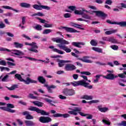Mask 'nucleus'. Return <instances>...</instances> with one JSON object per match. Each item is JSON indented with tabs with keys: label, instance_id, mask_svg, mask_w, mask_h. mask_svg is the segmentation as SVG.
<instances>
[{
	"label": "nucleus",
	"instance_id": "54",
	"mask_svg": "<svg viewBox=\"0 0 126 126\" xmlns=\"http://www.w3.org/2000/svg\"><path fill=\"white\" fill-rule=\"evenodd\" d=\"M26 59H28V60H29L30 61H32L33 62H36V61H38L36 59L32 58L29 57H25Z\"/></svg>",
	"mask_w": 126,
	"mask_h": 126
},
{
	"label": "nucleus",
	"instance_id": "10",
	"mask_svg": "<svg viewBox=\"0 0 126 126\" xmlns=\"http://www.w3.org/2000/svg\"><path fill=\"white\" fill-rule=\"evenodd\" d=\"M75 69H76V66L71 63L66 64L65 66V70L66 71H72Z\"/></svg>",
	"mask_w": 126,
	"mask_h": 126
},
{
	"label": "nucleus",
	"instance_id": "45",
	"mask_svg": "<svg viewBox=\"0 0 126 126\" xmlns=\"http://www.w3.org/2000/svg\"><path fill=\"white\" fill-rule=\"evenodd\" d=\"M35 18H36V19H37L38 20H39L40 23H43V24H45V23H46L45 22H47L46 21V20L41 19V18H39V17H36Z\"/></svg>",
	"mask_w": 126,
	"mask_h": 126
},
{
	"label": "nucleus",
	"instance_id": "6",
	"mask_svg": "<svg viewBox=\"0 0 126 126\" xmlns=\"http://www.w3.org/2000/svg\"><path fill=\"white\" fill-rule=\"evenodd\" d=\"M62 93L65 96H73L75 94V92L72 89L65 88L63 89Z\"/></svg>",
	"mask_w": 126,
	"mask_h": 126
},
{
	"label": "nucleus",
	"instance_id": "1",
	"mask_svg": "<svg viewBox=\"0 0 126 126\" xmlns=\"http://www.w3.org/2000/svg\"><path fill=\"white\" fill-rule=\"evenodd\" d=\"M53 42H56V43H59L57 44V46L60 48V49H62L66 53H71V49L68 48L65 45H69V42L65 40V39H63V38L59 37H54L51 39Z\"/></svg>",
	"mask_w": 126,
	"mask_h": 126
},
{
	"label": "nucleus",
	"instance_id": "53",
	"mask_svg": "<svg viewBox=\"0 0 126 126\" xmlns=\"http://www.w3.org/2000/svg\"><path fill=\"white\" fill-rule=\"evenodd\" d=\"M99 100L95 99V100H92L90 101H88V103H89V104H92L94 103H99Z\"/></svg>",
	"mask_w": 126,
	"mask_h": 126
},
{
	"label": "nucleus",
	"instance_id": "44",
	"mask_svg": "<svg viewBox=\"0 0 126 126\" xmlns=\"http://www.w3.org/2000/svg\"><path fill=\"white\" fill-rule=\"evenodd\" d=\"M0 71H3L4 70H6L7 71H9L10 70L9 68L7 67H3V66H0Z\"/></svg>",
	"mask_w": 126,
	"mask_h": 126
},
{
	"label": "nucleus",
	"instance_id": "61",
	"mask_svg": "<svg viewBox=\"0 0 126 126\" xmlns=\"http://www.w3.org/2000/svg\"><path fill=\"white\" fill-rule=\"evenodd\" d=\"M0 65H6V62L4 60H2L0 61Z\"/></svg>",
	"mask_w": 126,
	"mask_h": 126
},
{
	"label": "nucleus",
	"instance_id": "62",
	"mask_svg": "<svg viewBox=\"0 0 126 126\" xmlns=\"http://www.w3.org/2000/svg\"><path fill=\"white\" fill-rule=\"evenodd\" d=\"M7 112H8V113H15V110L12 109L11 108H7Z\"/></svg>",
	"mask_w": 126,
	"mask_h": 126
},
{
	"label": "nucleus",
	"instance_id": "27",
	"mask_svg": "<svg viewBox=\"0 0 126 126\" xmlns=\"http://www.w3.org/2000/svg\"><path fill=\"white\" fill-rule=\"evenodd\" d=\"M20 6L21 7H24L25 8H30L31 7V4L26 2L21 3Z\"/></svg>",
	"mask_w": 126,
	"mask_h": 126
},
{
	"label": "nucleus",
	"instance_id": "49",
	"mask_svg": "<svg viewBox=\"0 0 126 126\" xmlns=\"http://www.w3.org/2000/svg\"><path fill=\"white\" fill-rule=\"evenodd\" d=\"M120 4L121 5V6L118 7V8H119V9H123V8H126V4L124 3H121Z\"/></svg>",
	"mask_w": 126,
	"mask_h": 126
},
{
	"label": "nucleus",
	"instance_id": "23",
	"mask_svg": "<svg viewBox=\"0 0 126 126\" xmlns=\"http://www.w3.org/2000/svg\"><path fill=\"white\" fill-rule=\"evenodd\" d=\"M37 80L40 83L42 84H45L46 83V79L43 76H39L37 78Z\"/></svg>",
	"mask_w": 126,
	"mask_h": 126
},
{
	"label": "nucleus",
	"instance_id": "33",
	"mask_svg": "<svg viewBox=\"0 0 126 126\" xmlns=\"http://www.w3.org/2000/svg\"><path fill=\"white\" fill-rule=\"evenodd\" d=\"M31 16H32V17H33V16H41V17H43V16H45V15L41 12H38L37 13L33 14L31 15Z\"/></svg>",
	"mask_w": 126,
	"mask_h": 126
},
{
	"label": "nucleus",
	"instance_id": "2",
	"mask_svg": "<svg viewBox=\"0 0 126 126\" xmlns=\"http://www.w3.org/2000/svg\"><path fill=\"white\" fill-rule=\"evenodd\" d=\"M89 83L86 82L84 80H82L78 81H74L71 82V85L73 86H83L85 88H88V89H92L93 88V86L89 85Z\"/></svg>",
	"mask_w": 126,
	"mask_h": 126
},
{
	"label": "nucleus",
	"instance_id": "26",
	"mask_svg": "<svg viewBox=\"0 0 126 126\" xmlns=\"http://www.w3.org/2000/svg\"><path fill=\"white\" fill-rule=\"evenodd\" d=\"M107 23H109V24L112 25H120L121 27H122V22H111L110 20H106Z\"/></svg>",
	"mask_w": 126,
	"mask_h": 126
},
{
	"label": "nucleus",
	"instance_id": "38",
	"mask_svg": "<svg viewBox=\"0 0 126 126\" xmlns=\"http://www.w3.org/2000/svg\"><path fill=\"white\" fill-rule=\"evenodd\" d=\"M111 43H112V44H118V40L114 37H109V41Z\"/></svg>",
	"mask_w": 126,
	"mask_h": 126
},
{
	"label": "nucleus",
	"instance_id": "36",
	"mask_svg": "<svg viewBox=\"0 0 126 126\" xmlns=\"http://www.w3.org/2000/svg\"><path fill=\"white\" fill-rule=\"evenodd\" d=\"M9 78V75L8 74L5 75L2 79L1 81L2 82H8V78Z\"/></svg>",
	"mask_w": 126,
	"mask_h": 126
},
{
	"label": "nucleus",
	"instance_id": "55",
	"mask_svg": "<svg viewBox=\"0 0 126 126\" xmlns=\"http://www.w3.org/2000/svg\"><path fill=\"white\" fill-rule=\"evenodd\" d=\"M118 126H126V121H123L121 123H119Z\"/></svg>",
	"mask_w": 126,
	"mask_h": 126
},
{
	"label": "nucleus",
	"instance_id": "17",
	"mask_svg": "<svg viewBox=\"0 0 126 126\" xmlns=\"http://www.w3.org/2000/svg\"><path fill=\"white\" fill-rule=\"evenodd\" d=\"M12 54L15 55V56H24V53L19 50H12Z\"/></svg>",
	"mask_w": 126,
	"mask_h": 126
},
{
	"label": "nucleus",
	"instance_id": "40",
	"mask_svg": "<svg viewBox=\"0 0 126 126\" xmlns=\"http://www.w3.org/2000/svg\"><path fill=\"white\" fill-rule=\"evenodd\" d=\"M117 32L116 30H113L112 31H108L105 32V34L106 35H111V34H113V33H116Z\"/></svg>",
	"mask_w": 126,
	"mask_h": 126
},
{
	"label": "nucleus",
	"instance_id": "60",
	"mask_svg": "<svg viewBox=\"0 0 126 126\" xmlns=\"http://www.w3.org/2000/svg\"><path fill=\"white\" fill-rule=\"evenodd\" d=\"M59 98L61 100H65L66 99V96L60 94L59 95Z\"/></svg>",
	"mask_w": 126,
	"mask_h": 126
},
{
	"label": "nucleus",
	"instance_id": "11",
	"mask_svg": "<svg viewBox=\"0 0 126 126\" xmlns=\"http://www.w3.org/2000/svg\"><path fill=\"white\" fill-rule=\"evenodd\" d=\"M94 13H95L96 16L102 17V19L106 18L108 16V14L102 12V11H93Z\"/></svg>",
	"mask_w": 126,
	"mask_h": 126
},
{
	"label": "nucleus",
	"instance_id": "8",
	"mask_svg": "<svg viewBox=\"0 0 126 126\" xmlns=\"http://www.w3.org/2000/svg\"><path fill=\"white\" fill-rule=\"evenodd\" d=\"M39 121L42 124H48L52 122V118L49 117L41 116L39 117Z\"/></svg>",
	"mask_w": 126,
	"mask_h": 126
},
{
	"label": "nucleus",
	"instance_id": "4",
	"mask_svg": "<svg viewBox=\"0 0 126 126\" xmlns=\"http://www.w3.org/2000/svg\"><path fill=\"white\" fill-rule=\"evenodd\" d=\"M14 78L16 79H18V80L21 81L22 82H24L25 84H27V85L30 84V83L37 84V81L35 80H32L29 77H27L26 80H25L23 78H22V76H21V75L19 74H15Z\"/></svg>",
	"mask_w": 126,
	"mask_h": 126
},
{
	"label": "nucleus",
	"instance_id": "24",
	"mask_svg": "<svg viewBox=\"0 0 126 126\" xmlns=\"http://www.w3.org/2000/svg\"><path fill=\"white\" fill-rule=\"evenodd\" d=\"M98 110L101 113H106L108 111V108L107 107H102V106L98 105L97 106Z\"/></svg>",
	"mask_w": 126,
	"mask_h": 126
},
{
	"label": "nucleus",
	"instance_id": "16",
	"mask_svg": "<svg viewBox=\"0 0 126 126\" xmlns=\"http://www.w3.org/2000/svg\"><path fill=\"white\" fill-rule=\"evenodd\" d=\"M72 46H73L74 47H76L77 48H82V46L85 45V43L82 42H72L71 43Z\"/></svg>",
	"mask_w": 126,
	"mask_h": 126
},
{
	"label": "nucleus",
	"instance_id": "51",
	"mask_svg": "<svg viewBox=\"0 0 126 126\" xmlns=\"http://www.w3.org/2000/svg\"><path fill=\"white\" fill-rule=\"evenodd\" d=\"M110 48H111V49L114 51H117V50L119 49V46L115 45L111 46Z\"/></svg>",
	"mask_w": 126,
	"mask_h": 126
},
{
	"label": "nucleus",
	"instance_id": "31",
	"mask_svg": "<svg viewBox=\"0 0 126 126\" xmlns=\"http://www.w3.org/2000/svg\"><path fill=\"white\" fill-rule=\"evenodd\" d=\"M92 50L94 51L95 52H97V53H103V49L99 48V47H92Z\"/></svg>",
	"mask_w": 126,
	"mask_h": 126
},
{
	"label": "nucleus",
	"instance_id": "58",
	"mask_svg": "<svg viewBox=\"0 0 126 126\" xmlns=\"http://www.w3.org/2000/svg\"><path fill=\"white\" fill-rule=\"evenodd\" d=\"M0 51L1 52H10V50L9 49L4 48H0Z\"/></svg>",
	"mask_w": 126,
	"mask_h": 126
},
{
	"label": "nucleus",
	"instance_id": "59",
	"mask_svg": "<svg viewBox=\"0 0 126 126\" xmlns=\"http://www.w3.org/2000/svg\"><path fill=\"white\" fill-rule=\"evenodd\" d=\"M69 9L72 10V11H74L75 9H76V7L75 6H70L68 7Z\"/></svg>",
	"mask_w": 126,
	"mask_h": 126
},
{
	"label": "nucleus",
	"instance_id": "25",
	"mask_svg": "<svg viewBox=\"0 0 126 126\" xmlns=\"http://www.w3.org/2000/svg\"><path fill=\"white\" fill-rule=\"evenodd\" d=\"M25 124L27 126H35V123L31 120H25Z\"/></svg>",
	"mask_w": 126,
	"mask_h": 126
},
{
	"label": "nucleus",
	"instance_id": "34",
	"mask_svg": "<svg viewBox=\"0 0 126 126\" xmlns=\"http://www.w3.org/2000/svg\"><path fill=\"white\" fill-rule=\"evenodd\" d=\"M82 99H85V100H92L93 96H92V95H84L82 96Z\"/></svg>",
	"mask_w": 126,
	"mask_h": 126
},
{
	"label": "nucleus",
	"instance_id": "46",
	"mask_svg": "<svg viewBox=\"0 0 126 126\" xmlns=\"http://www.w3.org/2000/svg\"><path fill=\"white\" fill-rule=\"evenodd\" d=\"M43 26L45 28H52V27H53V24H49L45 23Z\"/></svg>",
	"mask_w": 126,
	"mask_h": 126
},
{
	"label": "nucleus",
	"instance_id": "48",
	"mask_svg": "<svg viewBox=\"0 0 126 126\" xmlns=\"http://www.w3.org/2000/svg\"><path fill=\"white\" fill-rule=\"evenodd\" d=\"M29 98H30L31 99H33L34 100H36L37 99V96H34V94H29Z\"/></svg>",
	"mask_w": 126,
	"mask_h": 126
},
{
	"label": "nucleus",
	"instance_id": "12",
	"mask_svg": "<svg viewBox=\"0 0 126 126\" xmlns=\"http://www.w3.org/2000/svg\"><path fill=\"white\" fill-rule=\"evenodd\" d=\"M88 59H90V57L89 56H84L83 58H78L77 60L79 61H81L83 63H92L93 62L92 61L88 60Z\"/></svg>",
	"mask_w": 126,
	"mask_h": 126
},
{
	"label": "nucleus",
	"instance_id": "21",
	"mask_svg": "<svg viewBox=\"0 0 126 126\" xmlns=\"http://www.w3.org/2000/svg\"><path fill=\"white\" fill-rule=\"evenodd\" d=\"M13 45L16 49H22V48H23V46H24L23 43H20L17 42H14Z\"/></svg>",
	"mask_w": 126,
	"mask_h": 126
},
{
	"label": "nucleus",
	"instance_id": "14",
	"mask_svg": "<svg viewBox=\"0 0 126 126\" xmlns=\"http://www.w3.org/2000/svg\"><path fill=\"white\" fill-rule=\"evenodd\" d=\"M69 114H67V113H65L63 114H62L61 113H57V114H53L52 115V117L53 118H62L63 117L64 119L66 118H69Z\"/></svg>",
	"mask_w": 126,
	"mask_h": 126
},
{
	"label": "nucleus",
	"instance_id": "43",
	"mask_svg": "<svg viewBox=\"0 0 126 126\" xmlns=\"http://www.w3.org/2000/svg\"><path fill=\"white\" fill-rule=\"evenodd\" d=\"M83 18H85V19H89L90 20L91 19V16L88 15L87 14H85L84 13L83 14V16H82Z\"/></svg>",
	"mask_w": 126,
	"mask_h": 126
},
{
	"label": "nucleus",
	"instance_id": "13",
	"mask_svg": "<svg viewBox=\"0 0 126 126\" xmlns=\"http://www.w3.org/2000/svg\"><path fill=\"white\" fill-rule=\"evenodd\" d=\"M81 110H82V108L81 107H75V109L72 111H69L68 112V114H70V115H74V116H76L77 115L76 112H78V114H79V113H81Z\"/></svg>",
	"mask_w": 126,
	"mask_h": 126
},
{
	"label": "nucleus",
	"instance_id": "39",
	"mask_svg": "<svg viewBox=\"0 0 126 126\" xmlns=\"http://www.w3.org/2000/svg\"><path fill=\"white\" fill-rule=\"evenodd\" d=\"M44 101H45V102H47V103H49V104H50V105H51V106H54V107H56V105L53 103H51L53 101L48 98H44Z\"/></svg>",
	"mask_w": 126,
	"mask_h": 126
},
{
	"label": "nucleus",
	"instance_id": "22",
	"mask_svg": "<svg viewBox=\"0 0 126 126\" xmlns=\"http://www.w3.org/2000/svg\"><path fill=\"white\" fill-rule=\"evenodd\" d=\"M104 78L109 80H114V74L109 73L106 76H103Z\"/></svg>",
	"mask_w": 126,
	"mask_h": 126
},
{
	"label": "nucleus",
	"instance_id": "42",
	"mask_svg": "<svg viewBox=\"0 0 126 126\" xmlns=\"http://www.w3.org/2000/svg\"><path fill=\"white\" fill-rule=\"evenodd\" d=\"M52 30L51 29H45L43 31L42 34H50L52 32Z\"/></svg>",
	"mask_w": 126,
	"mask_h": 126
},
{
	"label": "nucleus",
	"instance_id": "28",
	"mask_svg": "<svg viewBox=\"0 0 126 126\" xmlns=\"http://www.w3.org/2000/svg\"><path fill=\"white\" fill-rule=\"evenodd\" d=\"M6 88H7V89H8V90H9L10 91H13V90H15V89H16V88H18V85H13L11 87H8L7 86L5 87Z\"/></svg>",
	"mask_w": 126,
	"mask_h": 126
},
{
	"label": "nucleus",
	"instance_id": "18",
	"mask_svg": "<svg viewBox=\"0 0 126 126\" xmlns=\"http://www.w3.org/2000/svg\"><path fill=\"white\" fill-rule=\"evenodd\" d=\"M54 46H49V49H53V51L55 52V53H58V54H59L60 55H63L64 52L62 50H59L57 48H54Z\"/></svg>",
	"mask_w": 126,
	"mask_h": 126
},
{
	"label": "nucleus",
	"instance_id": "37",
	"mask_svg": "<svg viewBox=\"0 0 126 126\" xmlns=\"http://www.w3.org/2000/svg\"><path fill=\"white\" fill-rule=\"evenodd\" d=\"M102 123L105 124V125H107V126H110L111 125V122H110V120L108 119V118H105V119H102Z\"/></svg>",
	"mask_w": 126,
	"mask_h": 126
},
{
	"label": "nucleus",
	"instance_id": "56",
	"mask_svg": "<svg viewBox=\"0 0 126 126\" xmlns=\"http://www.w3.org/2000/svg\"><path fill=\"white\" fill-rule=\"evenodd\" d=\"M105 4H108V5H112L113 1L112 0H106L105 2Z\"/></svg>",
	"mask_w": 126,
	"mask_h": 126
},
{
	"label": "nucleus",
	"instance_id": "41",
	"mask_svg": "<svg viewBox=\"0 0 126 126\" xmlns=\"http://www.w3.org/2000/svg\"><path fill=\"white\" fill-rule=\"evenodd\" d=\"M34 28L35 30H37V31H41L42 30V26L40 25H36Z\"/></svg>",
	"mask_w": 126,
	"mask_h": 126
},
{
	"label": "nucleus",
	"instance_id": "7",
	"mask_svg": "<svg viewBox=\"0 0 126 126\" xmlns=\"http://www.w3.org/2000/svg\"><path fill=\"white\" fill-rule=\"evenodd\" d=\"M32 7L36 10H42V9H46V10H50L51 8L48 6L43 5H38L37 4L33 5Z\"/></svg>",
	"mask_w": 126,
	"mask_h": 126
},
{
	"label": "nucleus",
	"instance_id": "3",
	"mask_svg": "<svg viewBox=\"0 0 126 126\" xmlns=\"http://www.w3.org/2000/svg\"><path fill=\"white\" fill-rule=\"evenodd\" d=\"M89 83L86 82L84 80H82L78 81H74L71 82V85L73 86H83L85 88H88V89H92L93 88V86L89 85Z\"/></svg>",
	"mask_w": 126,
	"mask_h": 126
},
{
	"label": "nucleus",
	"instance_id": "19",
	"mask_svg": "<svg viewBox=\"0 0 126 126\" xmlns=\"http://www.w3.org/2000/svg\"><path fill=\"white\" fill-rule=\"evenodd\" d=\"M79 115L82 117H87V120H91L93 118V116L90 114H84L83 112H79Z\"/></svg>",
	"mask_w": 126,
	"mask_h": 126
},
{
	"label": "nucleus",
	"instance_id": "35",
	"mask_svg": "<svg viewBox=\"0 0 126 126\" xmlns=\"http://www.w3.org/2000/svg\"><path fill=\"white\" fill-rule=\"evenodd\" d=\"M90 44L92 46H94V47L98 46V42L95 39L92 40L90 41Z\"/></svg>",
	"mask_w": 126,
	"mask_h": 126
},
{
	"label": "nucleus",
	"instance_id": "15",
	"mask_svg": "<svg viewBox=\"0 0 126 126\" xmlns=\"http://www.w3.org/2000/svg\"><path fill=\"white\" fill-rule=\"evenodd\" d=\"M58 63V65L59 67H63L64 65V63H70V61L61 60L59 59H57Z\"/></svg>",
	"mask_w": 126,
	"mask_h": 126
},
{
	"label": "nucleus",
	"instance_id": "20",
	"mask_svg": "<svg viewBox=\"0 0 126 126\" xmlns=\"http://www.w3.org/2000/svg\"><path fill=\"white\" fill-rule=\"evenodd\" d=\"M70 25L72 26V27H76V28H78V29H80L81 30H84V28H81V25H79L73 22H71Z\"/></svg>",
	"mask_w": 126,
	"mask_h": 126
},
{
	"label": "nucleus",
	"instance_id": "52",
	"mask_svg": "<svg viewBox=\"0 0 126 126\" xmlns=\"http://www.w3.org/2000/svg\"><path fill=\"white\" fill-rule=\"evenodd\" d=\"M81 74H84L85 75H91V73L89 71H82Z\"/></svg>",
	"mask_w": 126,
	"mask_h": 126
},
{
	"label": "nucleus",
	"instance_id": "50",
	"mask_svg": "<svg viewBox=\"0 0 126 126\" xmlns=\"http://www.w3.org/2000/svg\"><path fill=\"white\" fill-rule=\"evenodd\" d=\"M7 108H8L9 109H13L15 108V106L14 105L11 103H8L7 104Z\"/></svg>",
	"mask_w": 126,
	"mask_h": 126
},
{
	"label": "nucleus",
	"instance_id": "47",
	"mask_svg": "<svg viewBox=\"0 0 126 126\" xmlns=\"http://www.w3.org/2000/svg\"><path fill=\"white\" fill-rule=\"evenodd\" d=\"M33 119H34V117H33V116H32L31 115L29 114V113L26 116V120H33Z\"/></svg>",
	"mask_w": 126,
	"mask_h": 126
},
{
	"label": "nucleus",
	"instance_id": "9",
	"mask_svg": "<svg viewBox=\"0 0 126 126\" xmlns=\"http://www.w3.org/2000/svg\"><path fill=\"white\" fill-rule=\"evenodd\" d=\"M59 29H64L65 31L69 32V33H79V31L75 30L72 28H69L67 27L61 26Z\"/></svg>",
	"mask_w": 126,
	"mask_h": 126
},
{
	"label": "nucleus",
	"instance_id": "30",
	"mask_svg": "<svg viewBox=\"0 0 126 126\" xmlns=\"http://www.w3.org/2000/svg\"><path fill=\"white\" fill-rule=\"evenodd\" d=\"M32 103L34 104L35 106H37V107H43L44 105V103L39 101H32Z\"/></svg>",
	"mask_w": 126,
	"mask_h": 126
},
{
	"label": "nucleus",
	"instance_id": "63",
	"mask_svg": "<svg viewBox=\"0 0 126 126\" xmlns=\"http://www.w3.org/2000/svg\"><path fill=\"white\" fill-rule=\"evenodd\" d=\"M32 45L31 46L32 47V48H33V49H38V46L36 45H35L36 43L35 42H32Z\"/></svg>",
	"mask_w": 126,
	"mask_h": 126
},
{
	"label": "nucleus",
	"instance_id": "5",
	"mask_svg": "<svg viewBox=\"0 0 126 126\" xmlns=\"http://www.w3.org/2000/svg\"><path fill=\"white\" fill-rule=\"evenodd\" d=\"M28 110L33 112H36L37 114H41L42 116H49V115H50L49 112H47L43 110H41L39 108H37L35 106H31L28 108Z\"/></svg>",
	"mask_w": 126,
	"mask_h": 126
},
{
	"label": "nucleus",
	"instance_id": "29",
	"mask_svg": "<svg viewBox=\"0 0 126 126\" xmlns=\"http://www.w3.org/2000/svg\"><path fill=\"white\" fill-rule=\"evenodd\" d=\"M2 8H4L5 9H10L11 10H13V11H15V12H19V10H16L15 9H13L12 7H11L9 6L3 5V6H2Z\"/></svg>",
	"mask_w": 126,
	"mask_h": 126
},
{
	"label": "nucleus",
	"instance_id": "64",
	"mask_svg": "<svg viewBox=\"0 0 126 126\" xmlns=\"http://www.w3.org/2000/svg\"><path fill=\"white\" fill-rule=\"evenodd\" d=\"M121 27H126V21L121 22Z\"/></svg>",
	"mask_w": 126,
	"mask_h": 126
},
{
	"label": "nucleus",
	"instance_id": "32",
	"mask_svg": "<svg viewBox=\"0 0 126 126\" xmlns=\"http://www.w3.org/2000/svg\"><path fill=\"white\" fill-rule=\"evenodd\" d=\"M57 88V86L55 85H51L48 88V91L49 93H53V91H52V89H56Z\"/></svg>",
	"mask_w": 126,
	"mask_h": 126
},
{
	"label": "nucleus",
	"instance_id": "57",
	"mask_svg": "<svg viewBox=\"0 0 126 126\" xmlns=\"http://www.w3.org/2000/svg\"><path fill=\"white\" fill-rule=\"evenodd\" d=\"M71 14L70 13H66L64 14V18H69L71 17Z\"/></svg>",
	"mask_w": 126,
	"mask_h": 126
}]
</instances>
